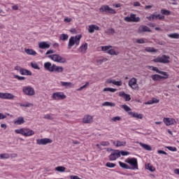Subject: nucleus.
Listing matches in <instances>:
<instances>
[{
    "label": "nucleus",
    "instance_id": "nucleus-1",
    "mask_svg": "<svg viewBox=\"0 0 179 179\" xmlns=\"http://www.w3.org/2000/svg\"><path fill=\"white\" fill-rule=\"evenodd\" d=\"M44 68L49 72H57V73H62V72H64V67L52 64L50 62L44 64Z\"/></svg>",
    "mask_w": 179,
    "mask_h": 179
},
{
    "label": "nucleus",
    "instance_id": "nucleus-2",
    "mask_svg": "<svg viewBox=\"0 0 179 179\" xmlns=\"http://www.w3.org/2000/svg\"><path fill=\"white\" fill-rule=\"evenodd\" d=\"M81 38H82L81 35H76L75 37L71 36L69 41V44H68L69 50H71V48H72L73 45H75V44L76 45H79Z\"/></svg>",
    "mask_w": 179,
    "mask_h": 179
},
{
    "label": "nucleus",
    "instance_id": "nucleus-3",
    "mask_svg": "<svg viewBox=\"0 0 179 179\" xmlns=\"http://www.w3.org/2000/svg\"><path fill=\"white\" fill-rule=\"evenodd\" d=\"M48 58H50V59H52L55 62H59L60 64H65L66 62V59H65V58L57 54L49 55Z\"/></svg>",
    "mask_w": 179,
    "mask_h": 179
},
{
    "label": "nucleus",
    "instance_id": "nucleus-4",
    "mask_svg": "<svg viewBox=\"0 0 179 179\" xmlns=\"http://www.w3.org/2000/svg\"><path fill=\"white\" fill-rule=\"evenodd\" d=\"M170 59L169 56L163 55L162 57H158L155 59H154V62H159L160 64H169L170 63V60H169Z\"/></svg>",
    "mask_w": 179,
    "mask_h": 179
},
{
    "label": "nucleus",
    "instance_id": "nucleus-5",
    "mask_svg": "<svg viewBox=\"0 0 179 179\" xmlns=\"http://www.w3.org/2000/svg\"><path fill=\"white\" fill-rule=\"evenodd\" d=\"M113 47L111 45L102 46V51H105L110 55H118V52H115L114 49H111Z\"/></svg>",
    "mask_w": 179,
    "mask_h": 179
},
{
    "label": "nucleus",
    "instance_id": "nucleus-6",
    "mask_svg": "<svg viewBox=\"0 0 179 179\" xmlns=\"http://www.w3.org/2000/svg\"><path fill=\"white\" fill-rule=\"evenodd\" d=\"M22 92L24 94H27V96H34V94H36L34 88L30 86L23 87Z\"/></svg>",
    "mask_w": 179,
    "mask_h": 179
},
{
    "label": "nucleus",
    "instance_id": "nucleus-7",
    "mask_svg": "<svg viewBox=\"0 0 179 179\" xmlns=\"http://www.w3.org/2000/svg\"><path fill=\"white\" fill-rule=\"evenodd\" d=\"M129 86L134 90H139V86L138 85V80L136 78H132L129 80Z\"/></svg>",
    "mask_w": 179,
    "mask_h": 179
},
{
    "label": "nucleus",
    "instance_id": "nucleus-8",
    "mask_svg": "<svg viewBox=\"0 0 179 179\" xmlns=\"http://www.w3.org/2000/svg\"><path fill=\"white\" fill-rule=\"evenodd\" d=\"M146 19H148V20H150V22L157 20H163V19H164V15L160 14H151L150 16L146 17Z\"/></svg>",
    "mask_w": 179,
    "mask_h": 179
},
{
    "label": "nucleus",
    "instance_id": "nucleus-9",
    "mask_svg": "<svg viewBox=\"0 0 179 179\" xmlns=\"http://www.w3.org/2000/svg\"><path fill=\"white\" fill-rule=\"evenodd\" d=\"M100 12H105V13H116L115 10L113 9L112 8H110L109 6H102L100 8H99Z\"/></svg>",
    "mask_w": 179,
    "mask_h": 179
},
{
    "label": "nucleus",
    "instance_id": "nucleus-10",
    "mask_svg": "<svg viewBox=\"0 0 179 179\" xmlns=\"http://www.w3.org/2000/svg\"><path fill=\"white\" fill-rule=\"evenodd\" d=\"M119 157H121V152H120V150H113V152H112L109 156V160L110 162H114V160H117Z\"/></svg>",
    "mask_w": 179,
    "mask_h": 179
},
{
    "label": "nucleus",
    "instance_id": "nucleus-11",
    "mask_svg": "<svg viewBox=\"0 0 179 179\" xmlns=\"http://www.w3.org/2000/svg\"><path fill=\"white\" fill-rule=\"evenodd\" d=\"M125 22H141V18L139 17H136V15L135 14H131L129 17H124Z\"/></svg>",
    "mask_w": 179,
    "mask_h": 179
},
{
    "label": "nucleus",
    "instance_id": "nucleus-12",
    "mask_svg": "<svg viewBox=\"0 0 179 179\" xmlns=\"http://www.w3.org/2000/svg\"><path fill=\"white\" fill-rule=\"evenodd\" d=\"M53 100H64L66 99V95L64 92H55L52 94Z\"/></svg>",
    "mask_w": 179,
    "mask_h": 179
},
{
    "label": "nucleus",
    "instance_id": "nucleus-13",
    "mask_svg": "<svg viewBox=\"0 0 179 179\" xmlns=\"http://www.w3.org/2000/svg\"><path fill=\"white\" fill-rule=\"evenodd\" d=\"M0 99H3L4 100H13L15 99V95L10 93L0 92Z\"/></svg>",
    "mask_w": 179,
    "mask_h": 179
},
{
    "label": "nucleus",
    "instance_id": "nucleus-14",
    "mask_svg": "<svg viewBox=\"0 0 179 179\" xmlns=\"http://www.w3.org/2000/svg\"><path fill=\"white\" fill-rule=\"evenodd\" d=\"M163 121L167 127L177 124V121H176V119L174 118L164 117Z\"/></svg>",
    "mask_w": 179,
    "mask_h": 179
},
{
    "label": "nucleus",
    "instance_id": "nucleus-15",
    "mask_svg": "<svg viewBox=\"0 0 179 179\" xmlns=\"http://www.w3.org/2000/svg\"><path fill=\"white\" fill-rule=\"evenodd\" d=\"M37 145H47L48 143H52V140L50 138H42L36 140Z\"/></svg>",
    "mask_w": 179,
    "mask_h": 179
},
{
    "label": "nucleus",
    "instance_id": "nucleus-16",
    "mask_svg": "<svg viewBox=\"0 0 179 179\" xmlns=\"http://www.w3.org/2000/svg\"><path fill=\"white\" fill-rule=\"evenodd\" d=\"M83 124H92L93 122V116L90 115H85L83 118Z\"/></svg>",
    "mask_w": 179,
    "mask_h": 179
},
{
    "label": "nucleus",
    "instance_id": "nucleus-17",
    "mask_svg": "<svg viewBox=\"0 0 179 179\" xmlns=\"http://www.w3.org/2000/svg\"><path fill=\"white\" fill-rule=\"evenodd\" d=\"M131 170H138V159L136 158H131L130 162Z\"/></svg>",
    "mask_w": 179,
    "mask_h": 179
},
{
    "label": "nucleus",
    "instance_id": "nucleus-18",
    "mask_svg": "<svg viewBox=\"0 0 179 179\" xmlns=\"http://www.w3.org/2000/svg\"><path fill=\"white\" fill-rule=\"evenodd\" d=\"M50 47H51V45L45 41L40 42L38 44V48L41 50H45V48H50Z\"/></svg>",
    "mask_w": 179,
    "mask_h": 179
},
{
    "label": "nucleus",
    "instance_id": "nucleus-19",
    "mask_svg": "<svg viewBox=\"0 0 179 179\" xmlns=\"http://www.w3.org/2000/svg\"><path fill=\"white\" fill-rule=\"evenodd\" d=\"M119 96H120V97H124L125 101H131V95L130 94H125V92H120L119 93Z\"/></svg>",
    "mask_w": 179,
    "mask_h": 179
},
{
    "label": "nucleus",
    "instance_id": "nucleus-20",
    "mask_svg": "<svg viewBox=\"0 0 179 179\" xmlns=\"http://www.w3.org/2000/svg\"><path fill=\"white\" fill-rule=\"evenodd\" d=\"M129 115L134 117V118H137L138 120H142L143 118V115L141 113H135L134 112H129Z\"/></svg>",
    "mask_w": 179,
    "mask_h": 179
},
{
    "label": "nucleus",
    "instance_id": "nucleus-21",
    "mask_svg": "<svg viewBox=\"0 0 179 179\" xmlns=\"http://www.w3.org/2000/svg\"><path fill=\"white\" fill-rule=\"evenodd\" d=\"M94 30H100V27L97 25L92 24L89 26L88 31L90 33H94Z\"/></svg>",
    "mask_w": 179,
    "mask_h": 179
},
{
    "label": "nucleus",
    "instance_id": "nucleus-22",
    "mask_svg": "<svg viewBox=\"0 0 179 179\" xmlns=\"http://www.w3.org/2000/svg\"><path fill=\"white\" fill-rule=\"evenodd\" d=\"M24 118L23 117H19L15 121H14V124L15 125H22V124H24Z\"/></svg>",
    "mask_w": 179,
    "mask_h": 179
},
{
    "label": "nucleus",
    "instance_id": "nucleus-23",
    "mask_svg": "<svg viewBox=\"0 0 179 179\" xmlns=\"http://www.w3.org/2000/svg\"><path fill=\"white\" fill-rule=\"evenodd\" d=\"M32 135H34V131L30 129L25 128L24 136H32Z\"/></svg>",
    "mask_w": 179,
    "mask_h": 179
},
{
    "label": "nucleus",
    "instance_id": "nucleus-24",
    "mask_svg": "<svg viewBox=\"0 0 179 179\" xmlns=\"http://www.w3.org/2000/svg\"><path fill=\"white\" fill-rule=\"evenodd\" d=\"M20 73L22 75H25L26 76H31L32 73H31V71L27 70V69H22L20 70Z\"/></svg>",
    "mask_w": 179,
    "mask_h": 179
},
{
    "label": "nucleus",
    "instance_id": "nucleus-25",
    "mask_svg": "<svg viewBox=\"0 0 179 179\" xmlns=\"http://www.w3.org/2000/svg\"><path fill=\"white\" fill-rule=\"evenodd\" d=\"M139 32L140 33H144L145 31H152V30H150V28H149L148 26H142L141 27L139 28Z\"/></svg>",
    "mask_w": 179,
    "mask_h": 179
},
{
    "label": "nucleus",
    "instance_id": "nucleus-26",
    "mask_svg": "<svg viewBox=\"0 0 179 179\" xmlns=\"http://www.w3.org/2000/svg\"><path fill=\"white\" fill-rule=\"evenodd\" d=\"M25 52L28 55H34V56L37 55V52L34 51V50L33 49H25Z\"/></svg>",
    "mask_w": 179,
    "mask_h": 179
},
{
    "label": "nucleus",
    "instance_id": "nucleus-27",
    "mask_svg": "<svg viewBox=\"0 0 179 179\" xmlns=\"http://www.w3.org/2000/svg\"><path fill=\"white\" fill-rule=\"evenodd\" d=\"M87 50V43H85L84 45H81L79 48V52L85 54L86 50Z\"/></svg>",
    "mask_w": 179,
    "mask_h": 179
},
{
    "label": "nucleus",
    "instance_id": "nucleus-28",
    "mask_svg": "<svg viewBox=\"0 0 179 179\" xmlns=\"http://www.w3.org/2000/svg\"><path fill=\"white\" fill-rule=\"evenodd\" d=\"M140 146H142L143 149H145V150H148L150 151L152 150V147H150V145H148V144H145L143 143H139Z\"/></svg>",
    "mask_w": 179,
    "mask_h": 179
},
{
    "label": "nucleus",
    "instance_id": "nucleus-29",
    "mask_svg": "<svg viewBox=\"0 0 179 179\" xmlns=\"http://www.w3.org/2000/svg\"><path fill=\"white\" fill-rule=\"evenodd\" d=\"M119 164L120 166V167H122V169H124L126 170H131V166H129V165L122 162H119Z\"/></svg>",
    "mask_w": 179,
    "mask_h": 179
},
{
    "label": "nucleus",
    "instance_id": "nucleus-30",
    "mask_svg": "<svg viewBox=\"0 0 179 179\" xmlns=\"http://www.w3.org/2000/svg\"><path fill=\"white\" fill-rule=\"evenodd\" d=\"M102 106L106 107H115V103L113 102L106 101L102 103Z\"/></svg>",
    "mask_w": 179,
    "mask_h": 179
},
{
    "label": "nucleus",
    "instance_id": "nucleus-31",
    "mask_svg": "<svg viewBox=\"0 0 179 179\" xmlns=\"http://www.w3.org/2000/svg\"><path fill=\"white\" fill-rule=\"evenodd\" d=\"M152 80H160V79H162L163 76L159 75V74H155L151 76Z\"/></svg>",
    "mask_w": 179,
    "mask_h": 179
},
{
    "label": "nucleus",
    "instance_id": "nucleus-32",
    "mask_svg": "<svg viewBox=\"0 0 179 179\" xmlns=\"http://www.w3.org/2000/svg\"><path fill=\"white\" fill-rule=\"evenodd\" d=\"M161 13L162 15H165L166 16H169V15H171V12L170 10H166L164 8L161 10Z\"/></svg>",
    "mask_w": 179,
    "mask_h": 179
},
{
    "label": "nucleus",
    "instance_id": "nucleus-33",
    "mask_svg": "<svg viewBox=\"0 0 179 179\" xmlns=\"http://www.w3.org/2000/svg\"><path fill=\"white\" fill-rule=\"evenodd\" d=\"M25 131H26V129H15V134H20V135H23L24 136Z\"/></svg>",
    "mask_w": 179,
    "mask_h": 179
},
{
    "label": "nucleus",
    "instance_id": "nucleus-34",
    "mask_svg": "<svg viewBox=\"0 0 179 179\" xmlns=\"http://www.w3.org/2000/svg\"><path fill=\"white\" fill-rule=\"evenodd\" d=\"M69 36H68V34H62L60 35V40H62V41H66V40H68Z\"/></svg>",
    "mask_w": 179,
    "mask_h": 179
},
{
    "label": "nucleus",
    "instance_id": "nucleus-35",
    "mask_svg": "<svg viewBox=\"0 0 179 179\" xmlns=\"http://www.w3.org/2000/svg\"><path fill=\"white\" fill-rule=\"evenodd\" d=\"M61 85L64 87H71L72 86V83L61 82Z\"/></svg>",
    "mask_w": 179,
    "mask_h": 179
},
{
    "label": "nucleus",
    "instance_id": "nucleus-36",
    "mask_svg": "<svg viewBox=\"0 0 179 179\" xmlns=\"http://www.w3.org/2000/svg\"><path fill=\"white\" fill-rule=\"evenodd\" d=\"M56 171H58L59 173H64L65 171L66 168L65 166H57L55 168Z\"/></svg>",
    "mask_w": 179,
    "mask_h": 179
},
{
    "label": "nucleus",
    "instance_id": "nucleus-37",
    "mask_svg": "<svg viewBox=\"0 0 179 179\" xmlns=\"http://www.w3.org/2000/svg\"><path fill=\"white\" fill-rule=\"evenodd\" d=\"M126 145H127V142L117 141L115 146L118 148L120 146H125Z\"/></svg>",
    "mask_w": 179,
    "mask_h": 179
},
{
    "label": "nucleus",
    "instance_id": "nucleus-38",
    "mask_svg": "<svg viewBox=\"0 0 179 179\" xmlns=\"http://www.w3.org/2000/svg\"><path fill=\"white\" fill-rule=\"evenodd\" d=\"M168 37L170 38H179V34L177 33L168 34Z\"/></svg>",
    "mask_w": 179,
    "mask_h": 179
},
{
    "label": "nucleus",
    "instance_id": "nucleus-39",
    "mask_svg": "<svg viewBox=\"0 0 179 179\" xmlns=\"http://www.w3.org/2000/svg\"><path fill=\"white\" fill-rule=\"evenodd\" d=\"M146 169L147 170H149V171H151L152 173V171H155L156 170V169H155V167L152 166V164H148V165L146 166Z\"/></svg>",
    "mask_w": 179,
    "mask_h": 179
},
{
    "label": "nucleus",
    "instance_id": "nucleus-40",
    "mask_svg": "<svg viewBox=\"0 0 179 179\" xmlns=\"http://www.w3.org/2000/svg\"><path fill=\"white\" fill-rule=\"evenodd\" d=\"M103 92H110L111 93H115L117 89L106 87L103 89Z\"/></svg>",
    "mask_w": 179,
    "mask_h": 179
},
{
    "label": "nucleus",
    "instance_id": "nucleus-41",
    "mask_svg": "<svg viewBox=\"0 0 179 179\" xmlns=\"http://www.w3.org/2000/svg\"><path fill=\"white\" fill-rule=\"evenodd\" d=\"M107 61H108L107 58H103L102 59H97L96 64H97V65H101V64H103V62H107Z\"/></svg>",
    "mask_w": 179,
    "mask_h": 179
},
{
    "label": "nucleus",
    "instance_id": "nucleus-42",
    "mask_svg": "<svg viewBox=\"0 0 179 179\" xmlns=\"http://www.w3.org/2000/svg\"><path fill=\"white\" fill-rule=\"evenodd\" d=\"M160 75H163L162 78V79H169V75L167 74L166 72L164 71H160L159 72Z\"/></svg>",
    "mask_w": 179,
    "mask_h": 179
},
{
    "label": "nucleus",
    "instance_id": "nucleus-43",
    "mask_svg": "<svg viewBox=\"0 0 179 179\" xmlns=\"http://www.w3.org/2000/svg\"><path fill=\"white\" fill-rule=\"evenodd\" d=\"M10 156L8 153L0 154L1 159H9Z\"/></svg>",
    "mask_w": 179,
    "mask_h": 179
},
{
    "label": "nucleus",
    "instance_id": "nucleus-44",
    "mask_svg": "<svg viewBox=\"0 0 179 179\" xmlns=\"http://www.w3.org/2000/svg\"><path fill=\"white\" fill-rule=\"evenodd\" d=\"M121 108L124 110V111H127V113H129L131 111V108L127 105H122Z\"/></svg>",
    "mask_w": 179,
    "mask_h": 179
},
{
    "label": "nucleus",
    "instance_id": "nucleus-45",
    "mask_svg": "<svg viewBox=\"0 0 179 179\" xmlns=\"http://www.w3.org/2000/svg\"><path fill=\"white\" fill-rule=\"evenodd\" d=\"M106 167H109V169H113L115 167V164L111 162H107L106 164Z\"/></svg>",
    "mask_w": 179,
    "mask_h": 179
},
{
    "label": "nucleus",
    "instance_id": "nucleus-46",
    "mask_svg": "<svg viewBox=\"0 0 179 179\" xmlns=\"http://www.w3.org/2000/svg\"><path fill=\"white\" fill-rule=\"evenodd\" d=\"M31 66L32 68H34V69L40 70V67H38V65L37 64V63L31 62Z\"/></svg>",
    "mask_w": 179,
    "mask_h": 179
},
{
    "label": "nucleus",
    "instance_id": "nucleus-47",
    "mask_svg": "<svg viewBox=\"0 0 179 179\" xmlns=\"http://www.w3.org/2000/svg\"><path fill=\"white\" fill-rule=\"evenodd\" d=\"M87 86H89V82L86 83L85 85H84L83 86L80 87L77 90H78V92H80L81 90H83V89L87 87Z\"/></svg>",
    "mask_w": 179,
    "mask_h": 179
},
{
    "label": "nucleus",
    "instance_id": "nucleus-48",
    "mask_svg": "<svg viewBox=\"0 0 179 179\" xmlns=\"http://www.w3.org/2000/svg\"><path fill=\"white\" fill-rule=\"evenodd\" d=\"M145 51H147V52H156V50L154 48H147Z\"/></svg>",
    "mask_w": 179,
    "mask_h": 179
},
{
    "label": "nucleus",
    "instance_id": "nucleus-49",
    "mask_svg": "<svg viewBox=\"0 0 179 179\" xmlns=\"http://www.w3.org/2000/svg\"><path fill=\"white\" fill-rule=\"evenodd\" d=\"M113 85L115 86H122V81H115V80L113 81Z\"/></svg>",
    "mask_w": 179,
    "mask_h": 179
},
{
    "label": "nucleus",
    "instance_id": "nucleus-50",
    "mask_svg": "<svg viewBox=\"0 0 179 179\" xmlns=\"http://www.w3.org/2000/svg\"><path fill=\"white\" fill-rule=\"evenodd\" d=\"M166 149H168L169 150H171V152H177V148L176 147L167 146Z\"/></svg>",
    "mask_w": 179,
    "mask_h": 179
},
{
    "label": "nucleus",
    "instance_id": "nucleus-51",
    "mask_svg": "<svg viewBox=\"0 0 179 179\" xmlns=\"http://www.w3.org/2000/svg\"><path fill=\"white\" fill-rule=\"evenodd\" d=\"M120 155L122 156H128V155H129V152L124 151V150L120 151Z\"/></svg>",
    "mask_w": 179,
    "mask_h": 179
},
{
    "label": "nucleus",
    "instance_id": "nucleus-52",
    "mask_svg": "<svg viewBox=\"0 0 179 179\" xmlns=\"http://www.w3.org/2000/svg\"><path fill=\"white\" fill-rule=\"evenodd\" d=\"M14 78H15V79H17L18 80H24V79H26V78L22 77V76H17V75H15V76H14Z\"/></svg>",
    "mask_w": 179,
    "mask_h": 179
},
{
    "label": "nucleus",
    "instance_id": "nucleus-53",
    "mask_svg": "<svg viewBox=\"0 0 179 179\" xmlns=\"http://www.w3.org/2000/svg\"><path fill=\"white\" fill-rule=\"evenodd\" d=\"M20 107H33V103H28L27 104H20Z\"/></svg>",
    "mask_w": 179,
    "mask_h": 179
},
{
    "label": "nucleus",
    "instance_id": "nucleus-54",
    "mask_svg": "<svg viewBox=\"0 0 179 179\" xmlns=\"http://www.w3.org/2000/svg\"><path fill=\"white\" fill-rule=\"evenodd\" d=\"M136 43H137L138 44H145V41L143 40V38H140L137 39L136 41Z\"/></svg>",
    "mask_w": 179,
    "mask_h": 179
},
{
    "label": "nucleus",
    "instance_id": "nucleus-55",
    "mask_svg": "<svg viewBox=\"0 0 179 179\" xmlns=\"http://www.w3.org/2000/svg\"><path fill=\"white\" fill-rule=\"evenodd\" d=\"M100 144L101 146H108V145H110V143L108 141H102Z\"/></svg>",
    "mask_w": 179,
    "mask_h": 179
},
{
    "label": "nucleus",
    "instance_id": "nucleus-56",
    "mask_svg": "<svg viewBox=\"0 0 179 179\" xmlns=\"http://www.w3.org/2000/svg\"><path fill=\"white\" fill-rule=\"evenodd\" d=\"M112 121H114L115 122V121H121V117L116 116L112 119Z\"/></svg>",
    "mask_w": 179,
    "mask_h": 179
},
{
    "label": "nucleus",
    "instance_id": "nucleus-57",
    "mask_svg": "<svg viewBox=\"0 0 179 179\" xmlns=\"http://www.w3.org/2000/svg\"><path fill=\"white\" fill-rule=\"evenodd\" d=\"M151 68H152V71H155V72H157V73H160L161 71L159 70V69H157V67L151 66Z\"/></svg>",
    "mask_w": 179,
    "mask_h": 179
},
{
    "label": "nucleus",
    "instance_id": "nucleus-58",
    "mask_svg": "<svg viewBox=\"0 0 179 179\" xmlns=\"http://www.w3.org/2000/svg\"><path fill=\"white\" fill-rule=\"evenodd\" d=\"M54 50H48L47 52H46V53H45V55H50V54H54Z\"/></svg>",
    "mask_w": 179,
    "mask_h": 179
},
{
    "label": "nucleus",
    "instance_id": "nucleus-59",
    "mask_svg": "<svg viewBox=\"0 0 179 179\" xmlns=\"http://www.w3.org/2000/svg\"><path fill=\"white\" fill-rule=\"evenodd\" d=\"M157 152L159 153V155H167V152H166L165 151H163V150H158Z\"/></svg>",
    "mask_w": 179,
    "mask_h": 179
},
{
    "label": "nucleus",
    "instance_id": "nucleus-60",
    "mask_svg": "<svg viewBox=\"0 0 179 179\" xmlns=\"http://www.w3.org/2000/svg\"><path fill=\"white\" fill-rule=\"evenodd\" d=\"M108 33H110V34H114V33H115V31L114 30V29L110 28L108 29Z\"/></svg>",
    "mask_w": 179,
    "mask_h": 179
},
{
    "label": "nucleus",
    "instance_id": "nucleus-61",
    "mask_svg": "<svg viewBox=\"0 0 179 179\" xmlns=\"http://www.w3.org/2000/svg\"><path fill=\"white\" fill-rule=\"evenodd\" d=\"M44 118H45L46 120H52V118L51 117V115H50L49 114H47L44 116Z\"/></svg>",
    "mask_w": 179,
    "mask_h": 179
},
{
    "label": "nucleus",
    "instance_id": "nucleus-62",
    "mask_svg": "<svg viewBox=\"0 0 179 179\" xmlns=\"http://www.w3.org/2000/svg\"><path fill=\"white\" fill-rule=\"evenodd\" d=\"M5 118H6V115L0 113V120H5Z\"/></svg>",
    "mask_w": 179,
    "mask_h": 179
},
{
    "label": "nucleus",
    "instance_id": "nucleus-63",
    "mask_svg": "<svg viewBox=\"0 0 179 179\" xmlns=\"http://www.w3.org/2000/svg\"><path fill=\"white\" fill-rule=\"evenodd\" d=\"M152 104H154L155 103H159V100L156 98H153L152 99Z\"/></svg>",
    "mask_w": 179,
    "mask_h": 179
},
{
    "label": "nucleus",
    "instance_id": "nucleus-64",
    "mask_svg": "<svg viewBox=\"0 0 179 179\" xmlns=\"http://www.w3.org/2000/svg\"><path fill=\"white\" fill-rule=\"evenodd\" d=\"M134 6H141V3H139L138 1H135L134 3Z\"/></svg>",
    "mask_w": 179,
    "mask_h": 179
}]
</instances>
